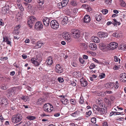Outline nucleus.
Instances as JSON below:
<instances>
[{
	"instance_id": "f257e3e1",
	"label": "nucleus",
	"mask_w": 126,
	"mask_h": 126,
	"mask_svg": "<svg viewBox=\"0 0 126 126\" xmlns=\"http://www.w3.org/2000/svg\"><path fill=\"white\" fill-rule=\"evenodd\" d=\"M22 115L19 114L13 115L12 117V122L15 124L20 122L22 120Z\"/></svg>"
},
{
	"instance_id": "f03ea898",
	"label": "nucleus",
	"mask_w": 126,
	"mask_h": 126,
	"mask_svg": "<svg viewBox=\"0 0 126 126\" xmlns=\"http://www.w3.org/2000/svg\"><path fill=\"white\" fill-rule=\"evenodd\" d=\"M80 33L78 30L76 29H72L70 31V34L74 38H78L80 36Z\"/></svg>"
},
{
	"instance_id": "7ed1b4c3",
	"label": "nucleus",
	"mask_w": 126,
	"mask_h": 126,
	"mask_svg": "<svg viewBox=\"0 0 126 126\" xmlns=\"http://www.w3.org/2000/svg\"><path fill=\"white\" fill-rule=\"evenodd\" d=\"M36 20V19L34 16H31L30 17L28 21V25L30 28H32L34 22Z\"/></svg>"
},
{
	"instance_id": "20e7f679",
	"label": "nucleus",
	"mask_w": 126,
	"mask_h": 126,
	"mask_svg": "<svg viewBox=\"0 0 126 126\" xmlns=\"http://www.w3.org/2000/svg\"><path fill=\"white\" fill-rule=\"evenodd\" d=\"M50 25L51 27L55 30L57 29L59 27V24L56 20L51 21Z\"/></svg>"
},
{
	"instance_id": "39448f33",
	"label": "nucleus",
	"mask_w": 126,
	"mask_h": 126,
	"mask_svg": "<svg viewBox=\"0 0 126 126\" xmlns=\"http://www.w3.org/2000/svg\"><path fill=\"white\" fill-rule=\"evenodd\" d=\"M55 71L59 73H62L63 71V69L60 64H57L56 65Z\"/></svg>"
},
{
	"instance_id": "423d86ee",
	"label": "nucleus",
	"mask_w": 126,
	"mask_h": 126,
	"mask_svg": "<svg viewBox=\"0 0 126 126\" xmlns=\"http://www.w3.org/2000/svg\"><path fill=\"white\" fill-rule=\"evenodd\" d=\"M63 37L67 42H69L71 41L70 36V35L68 34L67 32L63 33Z\"/></svg>"
},
{
	"instance_id": "0eeeda50",
	"label": "nucleus",
	"mask_w": 126,
	"mask_h": 126,
	"mask_svg": "<svg viewBox=\"0 0 126 126\" xmlns=\"http://www.w3.org/2000/svg\"><path fill=\"white\" fill-rule=\"evenodd\" d=\"M118 44L114 42L110 43L108 46V48L111 50H112L116 48L118 46Z\"/></svg>"
},
{
	"instance_id": "6e6552de",
	"label": "nucleus",
	"mask_w": 126,
	"mask_h": 126,
	"mask_svg": "<svg viewBox=\"0 0 126 126\" xmlns=\"http://www.w3.org/2000/svg\"><path fill=\"white\" fill-rule=\"evenodd\" d=\"M120 80L124 82H126V73H124L121 74L120 76Z\"/></svg>"
},
{
	"instance_id": "1a4fd4ad",
	"label": "nucleus",
	"mask_w": 126,
	"mask_h": 126,
	"mask_svg": "<svg viewBox=\"0 0 126 126\" xmlns=\"http://www.w3.org/2000/svg\"><path fill=\"white\" fill-rule=\"evenodd\" d=\"M7 95L8 97H12L15 94L14 91L13 90L9 89L7 91Z\"/></svg>"
},
{
	"instance_id": "9d476101",
	"label": "nucleus",
	"mask_w": 126,
	"mask_h": 126,
	"mask_svg": "<svg viewBox=\"0 0 126 126\" xmlns=\"http://www.w3.org/2000/svg\"><path fill=\"white\" fill-rule=\"evenodd\" d=\"M97 34L99 37L102 38H103L104 37H106L108 35V34L107 33L102 32H98Z\"/></svg>"
},
{
	"instance_id": "9b49d317",
	"label": "nucleus",
	"mask_w": 126,
	"mask_h": 126,
	"mask_svg": "<svg viewBox=\"0 0 126 126\" xmlns=\"http://www.w3.org/2000/svg\"><path fill=\"white\" fill-rule=\"evenodd\" d=\"M43 21L45 25L47 26L49 23V19L48 18L46 17L43 19Z\"/></svg>"
},
{
	"instance_id": "f8f14e48",
	"label": "nucleus",
	"mask_w": 126,
	"mask_h": 126,
	"mask_svg": "<svg viewBox=\"0 0 126 126\" xmlns=\"http://www.w3.org/2000/svg\"><path fill=\"white\" fill-rule=\"evenodd\" d=\"M27 10L28 12H30L32 14L34 13V10L33 8L32 7L31 5L29 4H28L27 6Z\"/></svg>"
},
{
	"instance_id": "ddd939ff",
	"label": "nucleus",
	"mask_w": 126,
	"mask_h": 126,
	"mask_svg": "<svg viewBox=\"0 0 126 126\" xmlns=\"http://www.w3.org/2000/svg\"><path fill=\"white\" fill-rule=\"evenodd\" d=\"M7 99L3 97L0 98V102L2 104H4V106L8 104Z\"/></svg>"
},
{
	"instance_id": "4468645a",
	"label": "nucleus",
	"mask_w": 126,
	"mask_h": 126,
	"mask_svg": "<svg viewBox=\"0 0 126 126\" xmlns=\"http://www.w3.org/2000/svg\"><path fill=\"white\" fill-rule=\"evenodd\" d=\"M80 82L81 86L84 87H85L87 85V81L81 78L80 80Z\"/></svg>"
},
{
	"instance_id": "2eb2a0df",
	"label": "nucleus",
	"mask_w": 126,
	"mask_h": 126,
	"mask_svg": "<svg viewBox=\"0 0 126 126\" xmlns=\"http://www.w3.org/2000/svg\"><path fill=\"white\" fill-rule=\"evenodd\" d=\"M53 60L52 58L49 57L47 58V61L46 62V63L47 66H50L52 63Z\"/></svg>"
},
{
	"instance_id": "dca6fc26",
	"label": "nucleus",
	"mask_w": 126,
	"mask_h": 126,
	"mask_svg": "<svg viewBox=\"0 0 126 126\" xmlns=\"http://www.w3.org/2000/svg\"><path fill=\"white\" fill-rule=\"evenodd\" d=\"M49 103H45L43 105L42 107L43 110L47 112L49 111V110H48V107H49Z\"/></svg>"
},
{
	"instance_id": "f3484780",
	"label": "nucleus",
	"mask_w": 126,
	"mask_h": 126,
	"mask_svg": "<svg viewBox=\"0 0 126 126\" xmlns=\"http://www.w3.org/2000/svg\"><path fill=\"white\" fill-rule=\"evenodd\" d=\"M89 46L90 49L93 50H95L97 48L96 45L94 43L90 44Z\"/></svg>"
},
{
	"instance_id": "a211bd4d",
	"label": "nucleus",
	"mask_w": 126,
	"mask_h": 126,
	"mask_svg": "<svg viewBox=\"0 0 126 126\" xmlns=\"http://www.w3.org/2000/svg\"><path fill=\"white\" fill-rule=\"evenodd\" d=\"M83 20L85 23H87L90 22L91 19L90 16L88 15H86L84 17Z\"/></svg>"
},
{
	"instance_id": "6ab92c4d",
	"label": "nucleus",
	"mask_w": 126,
	"mask_h": 126,
	"mask_svg": "<svg viewBox=\"0 0 126 126\" xmlns=\"http://www.w3.org/2000/svg\"><path fill=\"white\" fill-rule=\"evenodd\" d=\"M36 60L34 58H32L31 59V62L36 66H38L39 64V62L36 61Z\"/></svg>"
},
{
	"instance_id": "aec40b11",
	"label": "nucleus",
	"mask_w": 126,
	"mask_h": 126,
	"mask_svg": "<svg viewBox=\"0 0 126 126\" xmlns=\"http://www.w3.org/2000/svg\"><path fill=\"white\" fill-rule=\"evenodd\" d=\"M36 60L34 58H32L31 59V62L36 66H38L39 64V62L36 61Z\"/></svg>"
},
{
	"instance_id": "412c9836",
	"label": "nucleus",
	"mask_w": 126,
	"mask_h": 126,
	"mask_svg": "<svg viewBox=\"0 0 126 126\" xmlns=\"http://www.w3.org/2000/svg\"><path fill=\"white\" fill-rule=\"evenodd\" d=\"M21 89V87L18 86L16 87L14 90L15 94H17L20 91Z\"/></svg>"
},
{
	"instance_id": "4be33fe9",
	"label": "nucleus",
	"mask_w": 126,
	"mask_h": 126,
	"mask_svg": "<svg viewBox=\"0 0 126 126\" xmlns=\"http://www.w3.org/2000/svg\"><path fill=\"white\" fill-rule=\"evenodd\" d=\"M0 88L2 90H6L8 88V87L6 84L3 83L0 85Z\"/></svg>"
},
{
	"instance_id": "5701e85b",
	"label": "nucleus",
	"mask_w": 126,
	"mask_h": 126,
	"mask_svg": "<svg viewBox=\"0 0 126 126\" xmlns=\"http://www.w3.org/2000/svg\"><path fill=\"white\" fill-rule=\"evenodd\" d=\"M39 21L37 22L35 24L34 26V28L37 31L39 30Z\"/></svg>"
},
{
	"instance_id": "b1692460",
	"label": "nucleus",
	"mask_w": 126,
	"mask_h": 126,
	"mask_svg": "<svg viewBox=\"0 0 126 126\" xmlns=\"http://www.w3.org/2000/svg\"><path fill=\"white\" fill-rule=\"evenodd\" d=\"M100 108L96 105L93 106V110L94 111L97 110L99 112L100 110Z\"/></svg>"
},
{
	"instance_id": "393cba45",
	"label": "nucleus",
	"mask_w": 126,
	"mask_h": 126,
	"mask_svg": "<svg viewBox=\"0 0 126 126\" xmlns=\"http://www.w3.org/2000/svg\"><path fill=\"white\" fill-rule=\"evenodd\" d=\"M61 101L62 103L64 105H66L68 103V101L67 99L64 98L62 99L61 100Z\"/></svg>"
},
{
	"instance_id": "a878e982",
	"label": "nucleus",
	"mask_w": 126,
	"mask_h": 126,
	"mask_svg": "<svg viewBox=\"0 0 126 126\" xmlns=\"http://www.w3.org/2000/svg\"><path fill=\"white\" fill-rule=\"evenodd\" d=\"M68 17L67 16H65L64 17L63 19V20L62 23L63 24H66L67 23V22L68 21Z\"/></svg>"
},
{
	"instance_id": "bb28decb",
	"label": "nucleus",
	"mask_w": 126,
	"mask_h": 126,
	"mask_svg": "<svg viewBox=\"0 0 126 126\" xmlns=\"http://www.w3.org/2000/svg\"><path fill=\"white\" fill-rule=\"evenodd\" d=\"M80 46L84 50L86 49L87 48V45L84 43H81L80 44Z\"/></svg>"
},
{
	"instance_id": "cd10ccee",
	"label": "nucleus",
	"mask_w": 126,
	"mask_h": 126,
	"mask_svg": "<svg viewBox=\"0 0 126 126\" xmlns=\"http://www.w3.org/2000/svg\"><path fill=\"white\" fill-rule=\"evenodd\" d=\"M95 18L96 20L97 21H100L102 18L101 15H97L95 16Z\"/></svg>"
},
{
	"instance_id": "c85d7f7f",
	"label": "nucleus",
	"mask_w": 126,
	"mask_h": 126,
	"mask_svg": "<svg viewBox=\"0 0 126 126\" xmlns=\"http://www.w3.org/2000/svg\"><path fill=\"white\" fill-rule=\"evenodd\" d=\"M100 110L99 112H100V113L101 114H105L107 112V110L106 109L100 108Z\"/></svg>"
},
{
	"instance_id": "c756f323",
	"label": "nucleus",
	"mask_w": 126,
	"mask_h": 126,
	"mask_svg": "<svg viewBox=\"0 0 126 126\" xmlns=\"http://www.w3.org/2000/svg\"><path fill=\"white\" fill-rule=\"evenodd\" d=\"M93 40L94 42L95 43H98L100 41L99 38L96 36L94 37V38H93Z\"/></svg>"
},
{
	"instance_id": "7c9ffc66",
	"label": "nucleus",
	"mask_w": 126,
	"mask_h": 126,
	"mask_svg": "<svg viewBox=\"0 0 126 126\" xmlns=\"http://www.w3.org/2000/svg\"><path fill=\"white\" fill-rule=\"evenodd\" d=\"M79 111L77 110L71 114V115L73 117L76 116V115L79 114Z\"/></svg>"
},
{
	"instance_id": "2f4dec72",
	"label": "nucleus",
	"mask_w": 126,
	"mask_h": 126,
	"mask_svg": "<svg viewBox=\"0 0 126 126\" xmlns=\"http://www.w3.org/2000/svg\"><path fill=\"white\" fill-rule=\"evenodd\" d=\"M22 19V17L20 15H17L16 17V20L17 21H20Z\"/></svg>"
},
{
	"instance_id": "473e14b6",
	"label": "nucleus",
	"mask_w": 126,
	"mask_h": 126,
	"mask_svg": "<svg viewBox=\"0 0 126 126\" xmlns=\"http://www.w3.org/2000/svg\"><path fill=\"white\" fill-rule=\"evenodd\" d=\"M121 5L123 7H125L126 5V3L123 0H120Z\"/></svg>"
},
{
	"instance_id": "72a5a7b5",
	"label": "nucleus",
	"mask_w": 126,
	"mask_h": 126,
	"mask_svg": "<svg viewBox=\"0 0 126 126\" xmlns=\"http://www.w3.org/2000/svg\"><path fill=\"white\" fill-rule=\"evenodd\" d=\"M98 102L97 103V104L100 106L101 108L103 107V105L102 104V101L101 100H98Z\"/></svg>"
},
{
	"instance_id": "f704fd0d",
	"label": "nucleus",
	"mask_w": 126,
	"mask_h": 126,
	"mask_svg": "<svg viewBox=\"0 0 126 126\" xmlns=\"http://www.w3.org/2000/svg\"><path fill=\"white\" fill-rule=\"evenodd\" d=\"M27 119L30 120H34L35 118L34 117L32 116H28L27 117Z\"/></svg>"
},
{
	"instance_id": "c9c22d12",
	"label": "nucleus",
	"mask_w": 126,
	"mask_h": 126,
	"mask_svg": "<svg viewBox=\"0 0 126 126\" xmlns=\"http://www.w3.org/2000/svg\"><path fill=\"white\" fill-rule=\"evenodd\" d=\"M105 44H101L99 46V48L100 49L103 50L105 48Z\"/></svg>"
},
{
	"instance_id": "e433bc0d",
	"label": "nucleus",
	"mask_w": 126,
	"mask_h": 126,
	"mask_svg": "<svg viewBox=\"0 0 126 126\" xmlns=\"http://www.w3.org/2000/svg\"><path fill=\"white\" fill-rule=\"evenodd\" d=\"M120 48L121 50H126V45H122L121 46Z\"/></svg>"
},
{
	"instance_id": "4c0bfd02",
	"label": "nucleus",
	"mask_w": 126,
	"mask_h": 126,
	"mask_svg": "<svg viewBox=\"0 0 126 126\" xmlns=\"http://www.w3.org/2000/svg\"><path fill=\"white\" fill-rule=\"evenodd\" d=\"M102 12L103 14L106 15L108 13V10L106 9H103L102 10Z\"/></svg>"
},
{
	"instance_id": "58836bf2",
	"label": "nucleus",
	"mask_w": 126,
	"mask_h": 126,
	"mask_svg": "<svg viewBox=\"0 0 126 126\" xmlns=\"http://www.w3.org/2000/svg\"><path fill=\"white\" fill-rule=\"evenodd\" d=\"M67 0H63L61 3H62L63 7L65 6L66 5Z\"/></svg>"
},
{
	"instance_id": "ea45409f",
	"label": "nucleus",
	"mask_w": 126,
	"mask_h": 126,
	"mask_svg": "<svg viewBox=\"0 0 126 126\" xmlns=\"http://www.w3.org/2000/svg\"><path fill=\"white\" fill-rule=\"evenodd\" d=\"M95 65L94 63H92L90 66L89 68L90 69H92L95 67Z\"/></svg>"
},
{
	"instance_id": "a19ab883",
	"label": "nucleus",
	"mask_w": 126,
	"mask_h": 126,
	"mask_svg": "<svg viewBox=\"0 0 126 126\" xmlns=\"http://www.w3.org/2000/svg\"><path fill=\"white\" fill-rule=\"evenodd\" d=\"M3 39L4 41L6 40V42L7 44L9 45H11V42L9 41L8 38H6V39H5V38H4Z\"/></svg>"
},
{
	"instance_id": "79ce46f5",
	"label": "nucleus",
	"mask_w": 126,
	"mask_h": 126,
	"mask_svg": "<svg viewBox=\"0 0 126 126\" xmlns=\"http://www.w3.org/2000/svg\"><path fill=\"white\" fill-rule=\"evenodd\" d=\"M21 99L25 101L26 102L28 99V97L26 96H22L21 97Z\"/></svg>"
},
{
	"instance_id": "37998d69",
	"label": "nucleus",
	"mask_w": 126,
	"mask_h": 126,
	"mask_svg": "<svg viewBox=\"0 0 126 126\" xmlns=\"http://www.w3.org/2000/svg\"><path fill=\"white\" fill-rule=\"evenodd\" d=\"M58 80L60 83H62L64 81L63 79L61 77H59L58 78Z\"/></svg>"
},
{
	"instance_id": "c03bdc74",
	"label": "nucleus",
	"mask_w": 126,
	"mask_h": 126,
	"mask_svg": "<svg viewBox=\"0 0 126 126\" xmlns=\"http://www.w3.org/2000/svg\"><path fill=\"white\" fill-rule=\"evenodd\" d=\"M105 75L104 73H101V75L99 76V77L100 79H102L105 78Z\"/></svg>"
},
{
	"instance_id": "a18cd8bd",
	"label": "nucleus",
	"mask_w": 126,
	"mask_h": 126,
	"mask_svg": "<svg viewBox=\"0 0 126 126\" xmlns=\"http://www.w3.org/2000/svg\"><path fill=\"white\" fill-rule=\"evenodd\" d=\"M21 27V25H17L14 28V30H18L20 29Z\"/></svg>"
},
{
	"instance_id": "49530a36",
	"label": "nucleus",
	"mask_w": 126,
	"mask_h": 126,
	"mask_svg": "<svg viewBox=\"0 0 126 126\" xmlns=\"http://www.w3.org/2000/svg\"><path fill=\"white\" fill-rule=\"evenodd\" d=\"M113 37H115L117 38H118L119 37V34L116 32L114 33L113 34Z\"/></svg>"
},
{
	"instance_id": "de8ad7c7",
	"label": "nucleus",
	"mask_w": 126,
	"mask_h": 126,
	"mask_svg": "<svg viewBox=\"0 0 126 126\" xmlns=\"http://www.w3.org/2000/svg\"><path fill=\"white\" fill-rule=\"evenodd\" d=\"M114 61L115 62H118V60H119V61H120V59H119V58H118L116 56H115L114 57Z\"/></svg>"
},
{
	"instance_id": "09e8293b",
	"label": "nucleus",
	"mask_w": 126,
	"mask_h": 126,
	"mask_svg": "<svg viewBox=\"0 0 126 126\" xmlns=\"http://www.w3.org/2000/svg\"><path fill=\"white\" fill-rule=\"evenodd\" d=\"M92 113V111L91 110H89L88 112H87L86 113V114L88 115V116H87V117H88Z\"/></svg>"
},
{
	"instance_id": "8fccbe9b",
	"label": "nucleus",
	"mask_w": 126,
	"mask_h": 126,
	"mask_svg": "<svg viewBox=\"0 0 126 126\" xmlns=\"http://www.w3.org/2000/svg\"><path fill=\"white\" fill-rule=\"evenodd\" d=\"M71 5L74 6H75L77 4L76 3V1L74 0H72L71 1Z\"/></svg>"
},
{
	"instance_id": "3c124183",
	"label": "nucleus",
	"mask_w": 126,
	"mask_h": 126,
	"mask_svg": "<svg viewBox=\"0 0 126 126\" xmlns=\"http://www.w3.org/2000/svg\"><path fill=\"white\" fill-rule=\"evenodd\" d=\"M57 5L58 7L60 8H61L63 7L62 3L61 2H60L58 3Z\"/></svg>"
},
{
	"instance_id": "603ef678",
	"label": "nucleus",
	"mask_w": 126,
	"mask_h": 126,
	"mask_svg": "<svg viewBox=\"0 0 126 126\" xmlns=\"http://www.w3.org/2000/svg\"><path fill=\"white\" fill-rule=\"evenodd\" d=\"M71 65L73 68H74L75 67H77V64L74 63V62H72L71 63Z\"/></svg>"
},
{
	"instance_id": "864d4df0",
	"label": "nucleus",
	"mask_w": 126,
	"mask_h": 126,
	"mask_svg": "<svg viewBox=\"0 0 126 126\" xmlns=\"http://www.w3.org/2000/svg\"><path fill=\"white\" fill-rule=\"evenodd\" d=\"M24 126H29L30 125V123L27 122H24Z\"/></svg>"
},
{
	"instance_id": "5fc2aeb1",
	"label": "nucleus",
	"mask_w": 126,
	"mask_h": 126,
	"mask_svg": "<svg viewBox=\"0 0 126 126\" xmlns=\"http://www.w3.org/2000/svg\"><path fill=\"white\" fill-rule=\"evenodd\" d=\"M79 61L81 64H83L84 63V60L83 59L79 58Z\"/></svg>"
},
{
	"instance_id": "6e6d98bb",
	"label": "nucleus",
	"mask_w": 126,
	"mask_h": 126,
	"mask_svg": "<svg viewBox=\"0 0 126 126\" xmlns=\"http://www.w3.org/2000/svg\"><path fill=\"white\" fill-rule=\"evenodd\" d=\"M70 102L71 104H75V101L74 99H71L70 100Z\"/></svg>"
},
{
	"instance_id": "4d7b16f0",
	"label": "nucleus",
	"mask_w": 126,
	"mask_h": 126,
	"mask_svg": "<svg viewBox=\"0 0 126 126\" xmlns=\"http://www.w3.org/2000/svg\"><path fill=\"white\" fill-rule=\"evenodd\" d=\"M111 1L112 0H105V2L107 4L111 3Z\"/></svg>"
},
{
	"instance_id": "13d9d810",
	"label": "nucleus",
	"mask_w": 126,
	"mask_h": 126,
	"mask_svg": "<svg viewBox=\"0 0 126 126\" xmlns=\"http://www.w3.org/2000/svg\"><path fill=\"white\" fill-rule=\"evenodd\" d=\"M96 120V118L94 117L93 118L91 119V121L93 123H95Z\"/></svg>"
},
{
	"instance_id": "bf43d9fd",
	"label": "nucleus",
	"mask_w": 126,
	"mask_h": 126,
	"mask_svg": "<svg viewBox=\"0 0 126 126\" xmlns=\"http://www.w3.org/2000/svg\"><path fill=\"white\" fill-rule=\"evenodd\" d=\"M83 103V98L80 97L79 100V103L80 104H82Z\"/></svg>"
},
{
	"instance_id": "052dcab7",
	"label": "nucleus",
	"mask_w": 126,
	"mask_h": 126,
	"mask_svg": "<svg viewBox=\"0 0 126 126\" xmlns=\"http://www.w3.org/2000/svg\"><path fill=\"white\" fill-rule=\"evenodd\" d=\"M13 32L14 34L16 35H18L19 33V31L18 30H14L13 31Z\"/></svg>"
},
{
	"instance_id": "680f3d73",
	"label": "nucleus",
	"mask_w": 126,
	"mask_h": 126,
	"mask_svg": "<svg viewBox=\"0 0 126 126\" xmlns=\"http://www.w3.org/2000/svg\"><path fill=\"white\" fill-rule=\"evenodd\" d=\"M100 94V95L102 96H105L106 94V92H101Z\"/></svg>"
},
{
	"instance_id": "e2e57ef3",
	"label": "nucleus",
	"mask_w": 126,
	"mask_h": 126,
	"mask_svg": "<svg viewBox=\"0 0 126 126\" xmlns=\"http://www.w3.org/2000/svg\"><path fill=\"white\" fill-rule=\"evenodd\" d=\"M45 65V64L44 63L43 64H42V65H41L40 67L42 69H44Z\"/></svg>"
},
{
	"instance_id": "0e129e2a",
	"label": "nucleus",
	"mask_w": 126,
	"mask_h": 126,
	"mask_svg": "<svg viewBox=\"0 0 126 126\" xmlns=\"http://www.w3.org/2000/svg\"><path fill=\"white\" fill-rule=\"evenodd\" d=\"M44 0H40V6L42 5L44 3Z\"/></svg>"
},
{
	"instance_id": "69168bd1",
	"label": "nucleus",
	"mask_w": 126,
	"mask_h": 126,
	"mask_svg": "<svg viewBox=\"0 0 126 126\" xmlns=\"http://www.w3.org/2000/svg\"><path fill=\"white\" fill-rule=\"evenodd\" d=\"M115 113H116V112H115L112 111L111 112H110V116H112L113 115H115Z\"/></svg>"
},
{
	"instance_id": "338daca9",
	"label": "nucleus",
	"mask_w": 126,
	"mask_h": 126,
	"mask_svg": "<svg viewBox=\"0 0 126 126\" xmlns=\"http://www.w3.org/2000/svg\"><path fill=\"white\" fill-rule=\"evenodd\" d=\"M120 24L121 23L120 22H118L117 21L116 23H114V26H117V24L118 25H120Z\"/></svg>"
},
{
	"instance_id": "774afa93",
	"label": "nucleus",
	"mask_w": 126,
	"mask_h": 126,
	"mask_svg": "<svg viewBox=\"0 0 126 126\" xmlns=\"http://www.w3.org/2000/svg\"><path fill=\"white\" fill-rule=\"evenodd\" d=\"M113 69L116 70L119 69V67L116 65H115L113 68Z\"/></svg>"
}]
</instances>
